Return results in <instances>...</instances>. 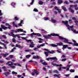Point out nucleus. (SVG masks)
I'll return each mask as SVG.
<instances>
[{
  "label": "nucleus",
  "instance_id": "f257e3e1",
  "mask_svg": "<svg viewBox=\"0 0 78 78\" xmlns=\"http://www.w3.org/2000/svg\"><path fill=\"white\" fill-rule=\"evenodd\" d=\"M51 36H58L60 39H61V40H64V42L65 43H68V42H69L68 39L66 38H63V37L59 35L58 34H48L47 35H43V37L45 39H50V38L51 37Z\"/></svg>",
  "mask_w": 78,
  "mask_h": 78
},
{
  "label": "nucleus",
  "instance_id": "f03ea898",
  "mask_svg": "<svg viewBox=\"0 0 78 78\" xmlns=\"http://www.w3.org/2000/svg\"><path fill=\"white\" fill-rule=\"evenodd\" d=\"M62 23L65 24V25L68 27V29L69 30H70L71 29V31H73L74 33H75L76 34H78V31H76V30L73 29V25L70 26L68 24V21H62Z\"/></svg>",
  "mask_w": 78,
  "mask_h": 78
},
{
  "label": "nucleus",
  "instance_id": "7ed1b4c3",
  "mask_svg": "<svg viewBox=\"0 0 78 78\" xmlns=\"http://www.w3.org/2000/svg\"><path fill=\"white\" fill-rule=\"evenodd\" d=\"M7 65H8L11 68H12V69H14L15 68V66H12L13 65H14V63L12 62H11L10 61H9L6 63Z\"/></svg>",
  "mask_w": 78,
  "mask_h": 78
},
{
  "label": "nucleus",
  "instance_id": "20e7f679",
  "mask_svg": "<svg viewBox=\"0 0 78 78\" xmlns=\"http://www.w3.org/2000/svg\"><path fill=\"white\" fill-rule=\"evenodd\" d=\"M47 60V61H49L50 59H52V60H54L53 61V62H57V61H58V58H56V57H49L48 58H46Z\"/></svg>",
  "mask_w": 78,
  "mask_h": 78
},
{
  "label": "nucleus",
  "instance_id": "39448f33",
  "mask_svg": "<svg viewBox=\"0 0 78 78\" xmlns=\"http://www.w3.org/2000/svg\"><path fill=\"white\" fill-rule=\"evenodd\" d=\"M54 53H55V51L54 50H52L51 51H48V52H44V54L46 56H48V53H49L50 54H52Z\"/></svg>",
  "mask_w": 78,
  "mask_h": 78
},
{
  "label": "nucleus",
  "instance_id": "423d86ee",
  "mask_svg": "<svg viewBox=\"0 0 78 78\" xmlns=\"http://www.w3.org/2000/svg\"><path fill=\"white\" fill-rule=\"evenodd\" d=\"M23 32L24 33H27V32L25 31H23V30L22 29H18L17 30V31H15L16 33L17 32Z\"/></svg>",
  "mask_w": 78,
  "mask_h": 78
},
{
  "label": "nucleus",
  "instance_id": "0eeeda50",
  "mask_svg": "<svg viewBox=\"0 0 78 78\" xmlns=\"http://www.w3.org/2000/svg\"><path fill=\"white\" fill-rule=\"evenodd\" d=\"M1 28H2V29H3V30H7V29H8V27H5L4 26V25H1Z\"/></svg>",
  "mask_w": 78,
  "mask_h": 78
},
{
  "label": "nucleus",
  "instance_id": "6e6552de",
  "mask_svg": "<svg viewBox=\"0 0 78 78\" xmlns=\"http://www.w3.org/2000/svg\"><path fill=\"white\" fill-rule=\"evenodd\" d=\"M9 55V54L8 53H7L5 54H1L0 55L1 56H3L4 58H6V56H8Z\"/></svg>",
  "mask_w": 78,
  "mask_h": 78
},
{
  "label": "nucleus",
  "instance_id": "1a4fd4ad",
  "mask_svg": "<svg viewBox=\"0 0 78 78\" xmlns=\"http://www.w3.org/2000/svg\"><path fill=\"white\" fill-rule=\"evenodd\" d=\"M62 46H63L62 49H63V50H64V49L66 48L67 47H68V45L67 44L63 45Z\"/></svg>",
  "mask_w": 78,
  "mask_h": 78
},
{
  "label": "nucleus",
  "instance_id": "9d476101",
  "mask_svg": "<svg viewBox=\"0 0 78 78\" xmlns=\"http://www.w3.org/2000/svg\"><path fill=\"white\" fill-rule=\"evenodd\" d=\"M55 10H57V11H58V13H59L60 14L61 13V11H60V10L58 8V7H57V6H55Z\"/></svg>",
  "mask_w": 78,
  "mask_h": 78
},
{
  "label": "nucleus",
  "instance_id": "9b49d317",
  "mask_svg": "<svg viewBox=\"0 0 78 78\" xmlns=\"http://www.w3.org/2000/svg\"><path fill=\"white\" fill-rule=\"evenodd\" d=\"M40 57L38 55L37 56H34L33 57V59H39L40 58Z\"/></svg>",
  "mask_w": 78,
  "mask_h": 78
},
{
  "label": "nucleus",
  "instance_id": "f8f14e48",
  "mask_svg": "<svg viewBox=\"0 0 78 78\" xmlns=\"http://www.w3.org/2000/svg\"><path fill=\"white\" fill-rule=\"evenodd\" d=\"M0 44L1 45H3L4 47H5V49H7V48L6 47V45L5 44L0 42Z\"/></svg>",
  "mask_w": 78,
  "mask_h": 78
},
{
  "label": "nucleus",
  "instance_id": "ddd939ff",
  "mask_svg": "<svg viewBox=\"0 0 78 78\" xmlns=\"http://www.w3.org/2000/svg\"><path fill=\"white\" fill-rule=\"evenodd\" d=\"M50 45L51 46V47H57V45L53 44H50Z\"/></svg>",
  "mask_w": 78,
  "mask_h": 78
},
{
  "label": "nucleus",
  "instance_id": "4468645a",
  "mask_svg": "<svg viewBox=\"0 0 78 78\" xmlns=\"http://www.w3.org/2000/svg\"><path fill=\"white\" fill-rule=\"evenodd\" d=\"M16 47H18V48H23V47L21 46L20 45H18L17 44H16Z\"/></svg>",
  "mask_w": 78,
  "mask_h": 78
},
{
  "label": "nucleus",
  "instance_id": "2eb2a0df",
  "mask_svg": "<svg viewBox=\"0 0 78 78\" xmlns=\"http://www.w3.org/2000/svg\"><path fill=\"white\" fill-rule=\"evenodd\" d=\"M72 19L73 20H74L75 21V23H76H76H78V21L76 20V18H75V17H73V18Z\"/></svg>",
  "mask_w": 78,
  "mask_h": 78
},
{
  "label": "nucleus",
  "instance_id": "dca6fc26",
  "mask_svg": "<svg viewBox=\"0 0 78 78\" xmlns=\"http://www.w3.org/2000/svg\"><path fill=\"white\" fill-rule=\"evenodd\" d=\"M34 72L36 73V75H39V72H37V71L36 70L34 69Z\"/></svg>",
  "mask_w": 78,
  "mask_h": 78
},
{
  "label": "nucleus",
  "instance_id": "f3484780",
  "mask_svg": "<svg viewBox=\"0 0 78 78\" xmlns=\"http://www.w3.org/2000/svg\"><path fill=\"white\" fill-rule=\"evenodd\" d=\"M69 10L70 11V12H71L72 13H73L74 12V10H72V8L70 7H69Z\"/></svg>",
  "mask_w": 78,
  "mask_h": 78
},
{
  "label": "nucleus",
  "instance_id": "a211bd4d",
  "mask_svg": "<svg viewBox=\"0 0 78 78\" xmlns=\"http://www.w3.org/2000/svg\"><path fill=\"white\" fill-rule=\"evenodd\" d=\"M62 9H63L64 11H67V10L66 9V8L64 6H62Z\"/></svg>",
  "mask_w": 78,
  "mask_h": 78
},
{
  "label": "nucleus",
  "instance_id": "6ab92c4d",
  "mask_svg": "<svg viewBox=\"0 0 78 78\" xmlns=\"http://www.w3.org/2000/svg\"><path fill=\"white\" fill-rule=\"evenodd\" d=\"M63 43L62 42H60L59 43H58L57 44L58 45H59V46H61L62 45H63Z\"/></svg>",
  "mask_w": 78,
  "mask_h": 78
},
{
  "label": "nucleus",
  "instance_id": "aec40b11",
  "mask_svg": "<svg viewBox=\"0 0 78 78\" xmlns=\"http://www.w3.org/2000/svg\"><path fill=\"white\" fill-rule=\"evenodd\" d=\"M33 35L34 36H35V33H33L30 34V36L32 38H33V37H34V36H33Z\"/></svg>",
  "mask_w": 78,
  "mask_h": 78
},
{
  "label": "nucleus",
  "instance_id": "412c9836",
  "mask_svg": "<svg viewBox=\"0 0 78 78\" xmlns=\"http://www.w3.org/2000/svg\"><path fill=\"white\" fill-rule=\"evenodd\" d=\"M14 30H12V31L10 32V33L11 34V36H13L14 35V34H13L14 33Z\"/></svg>",
  "mask_w": 78,
  "mask_h": 78
},
{
  "label": "nucleus",
  "instance_id": "4be33fe9",
  "mask_svg": "<svg viewBox=\"0 0 78 78\" xmlns=\"http://www.w3.org/2000/svg\"><path fill=\"white\" fill-rule=\"evenodd\" d=\"M62 2H63V1L62 0H58V4H61L62 3Z\"/></svg>",
  "mask_w": 78,
  "mask_h": 78
},
{
  "label": "nucleus",
  "instance_id": "5701e85b",
  "mask_svg": "<svg viewBox=\"0 0 78 78\" xmlns=\"http://www.w3.org/2000/svg\"><path fill=\"white\" fill-rule=\"evenodd\" d=\"M35 36H38L41 37V34L39 33H35Z\"/></svg>",
  "mask_w": 78,
  "mask_h": 78
},
{
  "label": "nucleus",
  "instance_id": "b1692460",
  "mask_svg": "<svg viewBox=\"0 0 78 78\" xmlns=\"http://www.w3.org/2000/svg\"><path fill=\"white\" fill-rule=\"evenodd\" d=\"M29 45V47L30 48H33L34 46V44H30Z\"/></svg>",
  "mask_w": 78,
  "mask_h": 78
},
{
  "label": "nucleus",
  "instance_id": "393cba45",
  "mask_svg": "<svg viewBox=\"0 0 78 78\" xmlns=\"http://www.w3.org/2000/svg\"><path fill=\"white\" fill-rule=\"evenodd\" d=\"M4 74L5 75V76H8V75H9V72H7L6 73H5Z\"/></svg>",
  "mask_w": 78,
  "mask_h": 78
},
{
  "label": "nucleus",
  "instance_id": "a878e982",
  "mask_svg": "<svg viewBox=\"0 0 78 78\" xmlns=\"http://www.w3.org/2000/svg\"><path fill=\"white\" fill-rule=\"evenodd\" d=\"M12 24H13V27H15L16 28H17V27H18L17 25V24H15V23L14 22H13Z\"/></svg>",
  "mask_w": 78,
  "mask_h": 78
},
{
  "label": "nucleus",
  "instance_id": "bb28decb",
  "mask_svg": "<svg viewBox=\"0 0 78 78\" xmlns=\"http://www.w3.org/2000/svg\"><path fill=\"white\" fill-rule=\"evenodd\" d=\"M53 73H58L59 72L57 70H54L53 71Z\"/></svg>",
  "mask_w": 78,
  "mask_h": 78
},
{
  "label": "nucleus",
  "instance_id": "cd10ccee",
  "mask_svg": "<svg viewBox=\"0 0 78 78\" xmlns=\"http://www.w3.org/2000/svg\"><path fill=\"white\" fill-rule=\"evenodd\" d=\"M19 18H18L17 16H15L14 17V20H19Z\"/></svg>",
  "mask_w": 78,
  "mask_h": 78
},
{
  "label": "nucleus",
  "instance_id": "c85d7f7f",
  "mask_svg": "<svg viewBox=\"0 0 78 78\" xmlns=\"http://www.w3.org/2000/svg\"><path fill=\"white\" fill-rule=\"evenodd\" d=\"M34 2V0H32L31 2L30 3V5H33Z\"/></svg>",
  "mask_w": 78,
  "mask_h": 78
},
{
  "label": "nucleus",
  "instance_id": "c756f323",
  "mask_svg": "<svg viewBox=\"0 0 78 78\" xmlns=\"http://www.w3.org/2000/svg\"><path fill=\"white\" fill-rule=\"evenodd\" d=\"M31 57V55H28L26 56V58H30Z\"/></svg>",
  "mask_w": 78,
  "mask_h": 78
},
{
  "label": "nucleus",
  "instance_id": "7c9ffc66",
  "mask_svg": "<svg viewBox=\"0 0 78 78\" xmlns=\"http://www.w3.org/2000/svg\"><path fill=\"white\" fill-rule=\"evenodd\" d=\"M70 72L73 73V72H75V69H71L70 70Z\"/></svg>",
  "mask_w": 78,
  "mask_h": 78
},
{
  "label": "nucleus",
  "instance_id": "2f4dec72",
  "mask_svg": "<svg viewBox=\"0 0 78 78\" xmlns=\"http://www.w3.org/2000/svg\"><path fill=\"white\" fill-rule=\"evenodd\" d=\"M39 5H42V4H43L44 3L43 2L41 1H39Z\"/></svg>",
  "mask_w": 78,
  "mask_h": 78
},
{
  "label": "nucleus",
  "instance_id": "473e14b6",
  "mask_svg": "<svg viewBox=\"0 0 78 78\" xmlns=\"http://www.w3.org/2000/svg\"><path fill=\"white\" fill-rule=\"evenodd\" d=\"M12 73L13 74V75H14V74H15V75H17V72H16L14 71H12Z\"/></svg>",
  "mask_w": 78,
  "mask_h": 78
},
{
  "label": "nucleus",
  "instance_id": "72a5a7b5",
  "mask_svg": "<svg viewBox=\"0 0 78 78\" xmlns=\"http://www.w3.org/2000/svg\"><path fill=\"white\" fill-rule=\"evenodd\" d=\"M33 11H34V12H38V10L36 8H35L34 9Z\"/></svg>",
  "mask_w": 78,
  "mask_h": 78
},
{
  "label": "nucleus",
  "instance_id": "f704fd0d",
  "mask_svg": "<svg viewBox=\"0 0 78 78\" xmlns=\"http://www.w3.org/2000/svg\"><path fill=\"white\" fill-rule=\"evenodd\" d=\"M16 3H14V2H12L11 3V5H12V6H15V5H16Z\"/></svg>",
  "mask_w": 78,
  "mask_h": 78
},
{
  "label": "nucleus",
  "instance_id": "c9c22d12",
  "mask_svg": "<svg viewBox=\"0 0 78 78\" xmlns=\"http://www.w3.org/2000/svg\"><path fill=\"white\" fill-rule=\"evenodd\" d=\"M73 46H78V44L77 43H74V44L73 45Z\"/></svg>",
  "mask_w": 78,
  "mask_h": 78
},
{
  "label": "nucleus",
  "instance_id": "e433bc0d",
  "mask_svg": "<svg viewBox=\"0 0 78 78\" xmlns=\"http://www.w3.org/2000/svg\"><path fill=\"white\" fill-rule=\"evenodd\" d=\"M19 36V35L18 34H16L15 35H14H14L12 36L13 37H18Z\"/></svg>",
  "mask_w": 78,
  "mask_h": 78
},
{
  "label": "nucleus",
  "instance_id": "4c0bfd02",
  "mask_svg": "<svg viewBox=\"0 0 78 78\" xmlns=\"http://www.w3.org/2000/svg\"><path fill=\"white\" fill-rule=\"evenodd\" d=\"M51 21L52 23H55L56 22V20H55L53 19L51 20Z\"/></svg>",
  "mask_w": 78,
  "mask_h": 78
},
{
  "label": "nucleus",
  "instance_id": "58836bf2",
  "mask_svg": "<svg viewBox=\"0 0 78 78\" xmlns=\"http://www.w3.org/2000/svg\"><path fill=\"white\" fill-rule=\"evenodd\" d=\"M64 3L65 4H66V5H68V4H69V3L67 1H65L64 2Z\"/></svg>",
  "mask_w": 78,
  "mask_h": 78
},
{
  "label": "nucleus",
  "instance_id": "ea45409f",
  "mask_svg": "<svg viewBox=\"0 0 78 78\" xmlns=\"http://www.w3.org/2000/svg\"><path fill=\"white\" fill-rule=\"evenodd\" d=\"M42 64L43 65H47V63H46L45 62H44L43 63H42Z\"/></svg>",
  "mask_w": 78,
  "mask_h": 78
},
{
  "label": "nucleus",
  "instance_id": "a19ab883",
  "mask_svg": "<svg viewBox=\"0 0 78 78\" xmlns=\"http://www.w3.org/2000/svg\"><path fill=\"white\" fill-rule=\"evenodd\" d=\"M12 40V42H14V43L16 42V39L15 38H13Z\"/></svg>",
  "mask_w": 78,
  "mask_h": 78
},
{
  "label": "nucleus",
  "instance_id": "79ce46f5",
  "mask_svg": "<svg viewBox=\"0 0 78 78\" xmlns=\"http://www.w3.org/2000/svg\"><path fill=\"white\" fill-rule=\"evenodd\" d=\"M41 30L42 31V32L43 33H45V31L44 29H41Z\"/></svg>",
  "mask_w": 78,
  "mask_h": 78
},
{
  "label": "nucleus",
  "instance_id": "37998d69",
  "mask_svg": "<svg viewBox=\"0 0 78 78\" xmlns=\"http://www.w3.org/2000/svg\"><path fill=\"white\" fill-rule=\"evenodd\" d=\"M59 75H60V74H59V75L54 74V76H55V77H57V76H59Z\"/></svg>",
  "mask_w": 78,
  "mask_h": 78
},
{
  "label": "nucleus",
  "instance_id": "c03bdc74",
  "mask_svg": "<svg viewBox=\"0 0 78 78\" xmlns=\"http://www.w3.org/2000/svg\"><path fill=\"white\" fill-rule=\"evenodd\" d=\"M71 66H72V65H69L67 66V67L68 68H70Z\"/></svg>",
  "mask_w": 78,
  "mask_h": 78
},
{
  "label": "nucleus",
  "instance_id": "a18cd8bd",
  "mask_svg": "<svg viewBox=\"0 0 78 78\" xmlns=\"http://www.w3.org/2000/svg\"><path fill=\"white\" fill-rule=\"evenodd\" d=\"M21 38H22V39L23 40H26L27 39V38L25 37H21Z\"/></svg>",
  "mask_w": 78,
  "mask_h": 78
},
{
  "label": "nucleus",
  "instance_id": "49530a36",
  "mask_svg": "<svg viewBox=\"0 0 78 78\" xmlns=\"http://www.w3.org/2000/svg\"><path fill=\"white\" fill-rule=\"evenodd\" d=\"M69 22L70 23H72L73 22L72 20H69Z\"/></svg>",
  "mask_w": 78,
  "mask_h": 78
},
{
  "label": "nucleus",
  "instance_id": "de8ad7c7",
  "mask_svg": "<svg viewBox=\"0 0 78 78\" xmlns=\"http://www.w3.org/2000/svg\"><path fill=\"white\" fill-rule=\"evenodd\" d=\"M26 41L27 42H31V40L26 39Z\"/></svg>",
  "mask_w": 78,
  "mask_h": 78
},
{
  "label": "nucleus",
  "instance_id": "09e8293b",
  "mask_svg": "<svg viewBox=\"0 0 78 78\" xmlns=\"http://www.w3.org/2000/svg\"><path fill=\"white\" fill-rule=\"evenodd\" d=\"M3 15V13H2V10H0V16H1Z\"/></svg>",
  "mask_w": 78,
  "mask_h": 78
},
{
  "label": "nucleus",
  "instance_id": "8fccbe9b",
  "mask_svg": "<svg viewBox=\"0 0 78 78\" xmlns=\"http://www.w3.org/2000/svg\"><path fill=\"white\" fill-rule=\"evenodd\" d=\"M45 45V43H43L41 44H40V46L41 47H43V46H44Z\"/></svg>",
  "mask_w": 78,
  "mask_h": 78
},
{
  "label": "nucleus",
  "instance_id": "3c124183",
  "mask_svg": "<svg viewBox=\"0 0 78 78\" xmlns=\"http://www.w3.org/2000/svg\"><path fill=\"white\" fill-rule=\"evenodd\" d=\"M57 67H58V66H59V67H62V64H60L59 65H57Z\"/></svg>",
  "mask_w": 78,
  "mask_h": 78
},
{
  "label": "nucleus",
  "instance_id": "603ef678",
  "mask_svg": "<svg viewBox=\"0 0 78 78\" xmlns=\"http://www.w3.org/2000/svg\"><path fill=\"white\" fill-rule=\"evenodd\" d=\"M66 60H67L66 58H63L62 60V61H66Z\"/></svg>",
  "mask_w": 78,
  "mask_h": 78
},
{
  "label": "nucleus",
  "instance_id": "864d4df0",
  "mask_svg": "<svg viewBox=\"0 0 78 78\" xmlns=\"http://www.w3.org/2000/svg\"><path fill=\"white\" fill-rule=\"evenodd\" d=\"M2 36L4 38V39H6V36H5V35H3Z\"/></svg>",
  "mask_w": 78,
  "mask_h": 78
},
{
  "label": "nucleus",
  "instance_id": "5fc2aeb1",
  "mask_svg": "<svg viewBox=\"0 0 78 78\" xmlns=\"http://www.w3.org/2000/svg\"><path fill=\"white\" fill-rule=\"evenodd\" d=\"M65 76H66V77H69V76L70 74H65Z\"/></svg>",
  "mask_w": 78,
  "mask_h": 78
},
{
  "label": "nucleus",
  "instance_id": "6e6d98bb",
  "mask_svg": "<svg viewBox=\"0 0 78 78\" xmlns=\"http://www.w3.org/2000/svg\"><path fill=\"white\" fill-rule=\"evenodd\" d=\"M8 28L9 30H11V26L10 25V26H9L7 27V28Z\"/></svg>",
  "mask_w": 78,
  "mask_h": 78
},
{
  "label": "nucleus",
  "instance_id": "4d7b16f0",
  "mask_svg": "<svg viewBox=\"0 0 78 78\" xmlns=\"http://www.w3.org/2000/svg\"><path fill=\"white\" fill-rule=\"evenodd\" d=\"M9 57L11 58H13V55H9Z\"/></svg>",
  "mask_w": 78,
  "mask_h": 78
},
{
  "label": "nucleus",
  "instance_id": "13d9d810",
  "mask_svg": "<svg viewBox=\"0 0 78 78\" xmlns=\"http://www.w3.org/2000/svg\"><path fill=\"white\" fill-rule=\"evenodd\" d=\"M51 64L53 66H57V64L56 63L53 64V63H51Z\"/></svg>",
  "mask_w": 78,
  "mask_h": 78
},
{
  "label": "nucleus",
  "instance_id": "bf43d9fd",
  "mask_svg": "<svg viewBox=\"0 0 78 78\" xmlns=\"http://www.w3.org/2000/svg\"><path fill=\"white\" fill-rule=\"evenodd\" d=\"M19 26H20V27H22V23H20L18 24Z\"/></svg>",
  "mask_w": 78,
  "mask_h": 78
},
{
  "label": "nucleus",
  "instance_id": "052dcab7",
  "mask_svg": "<svg viewBox=\"0 0 78 78\" xmlns=\"http://www.w3.org/2000/svg\"><path fill=\"white\" fill-rule=\"evenodd\" d=\"M17 77H18V78H20V77H21V76H22V75H18L17 76Z\"/></svg>",
  "mask_w": 78,
  "mask_h": 78
},
{
  "label": "nucleus",
  "instance_id": "680f3d73",
  "mask_svg": "<svg viewBox=\"0 0 78 78\" xmlns=\"http://www.w3.org/2000/svg\"><path fill=\"white\" fill-rule=\"evenodd\" d=\"M29 62L30 63V62H34V61H33L32 60H30L29 61Z\"/></svg>",
  "mask_w": 78,
  "mask_h": 78
},
{
  "label": "nucleus",
  "instance_id": "e2e57ef3",
  "mask_svg": "<svg viewBox=\"0 0 78 78\" xmlns=\"http://www.w3.org/2000/svg\"><path fill=\"white\" fill-rule=\"evenodd\" d=\"M17 66H19L20 67H21V65H20V64L19 63H17Z\"/></svg>",
  "mask_w": 78,
  "mask_h": 78
},
{
  "label": "nucleus",
  "instance_id": "0e129e2a",
  "mask_svg": "<svg viewBox=\"0 0 78 78\" xmlns=\"http://www.w3.org/2000/svg\"><path fill=\"white\" fill-rule=\"evenodd\" d=\"M75 4L76 3H78V0H77L76 2H74V3Z\"/></svg>",
  "mask_w": 78,
  "mask_h": 78
},
{
  "label": "nucleus",
  "instance_id": "69168bd1",
  "mask_svg": "<svg viewBox=\"0 0 78 78\" xmlns=\"http://www.w3.org/2000/svg\"><path fill=\"white\" fill-rule=\"evenodd\" d=\"M5 25L6 26H9L10 25L8 23H6Z\"/></svg>",
  "mask_w": 78,
  "mask_h": 78
},
{
  "label": "nucleus",
  "instance_id": "338daca9",
  "mask_svg": "<svg viewBox=\"0 0 78 78\" xmlns=\"http://www.w3.org/2000/svg\"><path fill=\"white\" fill-rule=\"evenodd\" d=\"M5 59H7V60H10V58H5Z\"/></svg>",
  "mask_w": 78,
  "mask_h": 78
},
{
  "label": "nucleus",
  "instance_id": "774afa93",
  "mask_svg": "<svg viewBox=\"0 0 78 78\" xmlns=\"http://www.w3.org/2000/svg\"><path fill=\"white\" fill-rule=\"evenodd\" d=\"M75 10H78V7L75 8Z\"/></svg>",
  "mask_w": 78,
  "mask_h": 78
}]
</instances>
